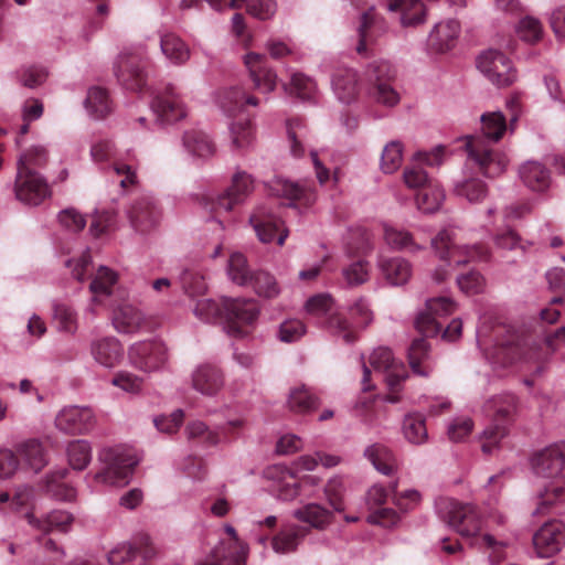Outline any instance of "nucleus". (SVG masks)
Returning <instances> with one entry per match:
<instances>
[{"instance_id":"nucleus-1","label":"nucleus","mask_w":565,"mask_h":565,"mask_svg":"<svg viewBox=\"0 0 565 565\" xmlns=\"http://www.w3.org/2000/svg\"><path fill=\"white\" fill-rule=\"evenodd\" d=\"M559 318L555 308L541 311V319L531 332L513 331L495 348V358L503 365L516 361L541 363L565 343V327L552 328Z\"/></svg>"},{"instance_id":"nucleus-2","label":"nucleus","mask_w":565,"mask_h":565,"mask_svg":"<svg viewBox=\"0 0 565 565\" xmlns=\"http://www.w3.org/2000/svg\"><path fill=\"white\" fill-rule=\"evenodd\" d=\"M482 136H467L465 147L468 158L488 178L500 175L507 164L508 158L503 152L494 150L492 142L499 141L507 131V119L500 111L487 113L481 116Z\"/></svg>"},{"instance_id":"nucleus-3","label":"nucleus","mask_w":565,"mask_h":565,"mask_svg":"<svg viewBox=\"0 0 565 565\" xmlns=\"http://www.w3.org/2000/svg\"><path fill=\"white\" fill-rule=\"evenodd\" d=\"M194 313L209 323L224 316L227 332L241 338L248 333L247 328L256 321L259 308L252 299H224L222 306L212 299H200L195 303Z\"/></svg>"},{"instance_id":"nucleus-4","label":"nucleus","mask_w":565,"mask_h":565,"mask_svg":"<svg viewBox=\"0 0 565 565\" xmlns=\"http://www.w3.org/2000/svg\"><path fill=\"white\" fill-rule=\"evenodd\" d=\"M486 411L492 416V424L481 436V449L489 455L508 434V425L516 412V397L512 394L494 396L487 402Z\"/></svg>"},{"instance_id":"nucleus-5","label":"nucleus","mask_w":565,"mask_h":565,"mask_svg":"<svg viewBox=\"0 0 565 565\" xmlns=\"http://www.w3.org/2000/svg\"><path fill=\"white\" fill-rule=\"evenodd\" d=\"M431 247L447 266L461 265L470 260L486 262L490 252L484 245L459 246L452 230L444 228L431 239Z\"/></svg>"},{"instance_id":"nucleus-6","label":"nucleus","mask_w":565,"mask_h":565,"mask_svg":"<svg viewBox=\"0 0 565 565\" xmlns=\"http://www.w3.org/2000/svg\"><path fill=\"white\" fill-rule=\"evenodd\" d=\"M102 460L105 469L96 475V480L116 487L127 484L138 465L136 454L122 447L104 450Z\"/></svg>"},{"instance_id":"nucleus-7","label":"nucleus","mask_w":565,"mask_h":565,"mask_svg":"<svg viewBox=\"0 0 565 565\" xmlns=\"http://www.w3.org/2000/svg\"><path fill=\"white\" fill-rule=\"evenodd\" d=\"M254 190V180L250 174L244 171H237L233 178L231 185L216 198H210L206 207L213 217L222 225L221 217L234 211L241 205Z\"/></svg>"},{"instance_id":"nucleus-8","label":"nucleus","mask_w":565,"mask_h":565,"mask_svg":"<svg viewBox=\"0 0 565 565\" xmlns=\"http://www.w3.org/2000/svg\"><path fill=\"white\" fill-rule=\"evenodd\" d=\"M395 70L385 61L373 62L366 71L369 95L379 104L393 107L399 102V94L393 87Z\"/></svg>"},{"instance_id":"nucleus-9","label":"nucleus","mask_w":565,"mask_h":565,"mask_svg":"<svg viewBox=\"0 0 565 565\" xmlns=\"http://www.w3.org/2000/svg\"><path fill=\"white\" fill-rule=\"evenodd\" d=\"M441 518L461 536L475 537L481 529L480 515L471 504L444 500L439 507Z\"/></svg>"},{"instance_id":"nucleus-10","label":"nucleus","mask_w":565,"mask_h":565,"mask_svg":"<svg viewBox=\"0 0 565 565\" xmlns=\"http://www.w3.org/2000/svg\"><path fill=\"white\" fill-rule=\"evenodd\" d=\"M370 364L375 371L383 373L384 381L390 390L386 399L391 403H397L399 401L397 393L407 377L405 366L395 361L392 351L387 348L374 350L370 356Z\"/></svg>"},{"instance_id":"nucleus-11","label":"nucleus","mask_w":565,"mask_h":565,"mask_svg":"<svg viewBox=\"0 0 565 565\" xmlns=\"http://www.w3.org/2000/svg\"><path fill=\"white\" fill-rule=\"evenodd\" d=\"M350 321L342 313H333L328 319V328L335 335L341 337L345 343H352L356 340V329L369 326L372 321V312L364 300H358L350 308Z\"/></svg>"},{"instance_id":"nucleus-12","label":"nucleus","mask_w":565,"mask_h":565,"mask_svg":"<svg viewBox=\"0 0 565 565\" xmlns=\"http://www.w3.org/2000/svg\"><path fill=\"white\" fill-rule=\"evenodd\" d=\"M147 65L148 61L141 52H125L118 58L116 76L126 89L139 92L146 86Z\"/></svg>"},{"instance_id":"nucleus-13","label":"nucleus","mask_w":565,"mask_h":565,"mask_svg":"<svg viewBox=\"0 0 565 565\" xmlns=\"http://www.w3.org/2000/svg\"><path fill=\"white\" fill-rule=\"evenodd\" d=\"M128 360L132 366L143 372L162 367L167 360V348L159 341L136 342L128 349Z\"/></svg>"},{"instance_id":"nucleus-14","label":"nucleus","mask_w":565,"mask_h":565,"mask_svg":"<svg viewBox=\"0 0 565 565\" xmlns=\"http://www.w3.org/2000/svg\"><path fill=\"white\" fill-rule=\"evenodd\" d=\"M455 308V302L448 297L427 300L425 311L420 312L415 320L417 331L425 337L437 335L441 330L438 319L451 315Z\"/></svg>"},{"instance_id":"nucleus-15","label":"nucleus","mask_w":565,"mask_h":565,"mask_svg":"<svg viewBox=\"0 0 565 565\" xmlns=\"http://www.w3.org/2000/svg\"><path fill=\"white\" fill-rule=\"evenodd\" d=\"M478 68L498 86H509L515 79V71L510 60L495 50H489L479 56Z\"/></svg>"},{"instance_id":"nucleus-16","label":"nucleus","mask_w":565,"mask_h":565,"mask_svg":"<svg viewBox=\"0 0 565 565\" xmlns=\"http://www.w3.org/2000/svg\"><path fill=\"white\" fill-rule=\"evenodd\" d=\"M565 544V524L559 520L544 523L533 536V545L540 557H551Z\"/></svg>"},{"instance_id":"nucleus-17","label":"nucleus","mask_w":565,"mask_h":565,"mask_svg":"<svg viewBox=\"0 0 565 565\" xmlns=\"http://www.w3.org/2000/svg\"><path fill=\"white\" fill-rule=\"evenodd\" d=\"M152 110L162 122H175L186 116V109L181 96L171 84L156 95L151 103Z\"/></svg>"},{"instance_id":"nucleus-18","label":"nucleus","mask_w":565,"mask_h":565,"mask_svg":"<svg viewBox=\"0 0 565 565\" xmlns=\"http://www.w3.org/2000/svg\"><path fill=\"white\" fill-rule=\"evenodd\" d=\"M249 222L263 243H270L277 238V244L281 246L288 236L281 220L264 206L258 207L250 215Z\"/></svg>"},{"instance_id":"nucleus-19","label":"nucleus","mask_w":565,"mask_h":565,"mask_svg":"<svg viewBox=\"0 0 565 565\" xmlns=\"http://www.w3.org/2000/svg\"><path fill=\"white\" fill-rule=\"evenodd\" d=\"M95 423V415L89 407H65L55 418V425L60 430L73 435L90 431Z\"/></svg>"},{"instance_id":"nucleus-20","label":"nucleus","mask_w":565,"mask_h":565,"mask_svg":"<svg viewBox=\"0 0 565 565\" xmlns=\"http://www.w3.org/2000/svg\"><path fill=\"white\" fill-rule=\"evenodd\" d=\"M128 216L131 226L143 234L157 228L161 220V210L154 200L143 196L134 202Z\"/></svg>"},{"instance_id":"nucleus-21","label":"nucleus","mask_w":565,"mask_h":565,"mask_svg":"<svg viewBox=\"0 0 565 565\" xmlns=\"http://www.w3.org/2000/svg\"><path fill=\"white\" fill-rule=\"evenodd\" d=\"M14 192L19 201L30 205L42 203L51 194L46 181L40 174L25 172H17Z\"/></svg>"},{"instance_id":"nucleus-22","label":"nucleus","mask_w":565,"mask_h":565,"mask_svg":"<svg viewBox=\"0 0 565 565\" xmlns=\"http://www.w3.org/2000/svg\"><path fill=\"white\" fill-rule=\"evenodd\" d=\"M244 63L255 89L264 94L275 90L277 74L268 66L266 55L254 52L247 53L244 57Z\"/></svg>"},{"instance_id":"nucleus-23","label":"nucleus","mask_w":565,"mask_h":565,"mask_svg":"<svg viewBox=\"0 0 565 565\" xmlns=\"http://www.w3.org/2000/svg\"><path fill=\"white\" fill-rule=\"evenodd\" d=\"M532 468L537 476L556 477L565 467V444H554L533 455Z\"/></svg>"},{"instance_id":"nucleus-24","label":"nucleus","mask_w":565,"mask_h":565,"mask_svg":"<svg viewBox=\"0 0 565 565\" xmlns=\"http://www.w3.org/2000/svg\"><path fill=\"white\" fill-rule=\"evenodd\" d=\"M388 495V491L382 486L375 484L370 488L366 501L373 511L367 516L369 523L390 527L398 522V514L393 509L382 507L386 503Z\"/></svg>"},{"instance_id":"nucleus-25","label":"nucleus","mask_w":565,"mask_h":565,"mask_svg":"<svg viewBox=\"0 0 565 565\" xmlns=\"http://www.w3.org/2000/svg\"><path fill=\"white\" fill-rule=\"evenodd\" d=\"M232 541L222 542L216 546L210 557L200 565H245V554L238 544L236 531L231 525L225 527Z\"/></svg>"},{"instance_id":"nucleus-26","label":"nucleus","mask_w":565,"mask_h":565,"mask_svg":"<svg viewBox=\"0 0 565 565\" xmlns=\"http://www.w3.org/2000/svg\"><path fill=\"white\" fill-rule=\"evenodd\" d=\"M387 31L386 21L371 8L365 11L361 17L359 26V43L356 51L359 54H364L367 46L376 41L382 34Z\"/></svg>"},{"instance_id":"nucleus-27","label":"nucleus","mask_w":565,"mask_h":565,"mask_svg":"<svg viewBox=\"0 0 565 565\" xmlns=\"http://www.w3.org/2000/svg\"><path fill=\"white\" fill-rule=\"evenodd\" d=\"M90 353L98 364L111 369L121 361L124 348L115 337H105L90 343Z\"/></svg>"},{"instance_id":"nucleus-28","label":"nucleus","mask_w":565,"mask_h":565,"mask_svg":"<svg viewBox=\"0 0 565 565\" xmlns=\"http://www.w3.org/2000/svg\"><path fill=\"white\" fill-rule=\"evenodd\" d=\"M269 191L273 195L298 202V204L302 206H309L316 200V194L311 188L290 182L282 178L273 180L269 183Z\"/></svg>"},{"instance_id":"nucleus-29","label":"nucleus","mask_w":565,"mask_h":565,"mask_svg":"<svg viewBox=\"0 0 565 565\" xmlns=\"http://www.w3.org/2000/svg\"><path fill=\"white\" fill-rule=\"evenodd\" d=\"M309 533L308 526L294 523L284 525L271 539V547L278 554L292 553Z\"/></svg>"},{"instance_id":"nucleus-30","label":"nucleus","mask_w":565,"mask_h":565,"mask_svg":"<svg viewBox=\"0 0 565 565\" xmlns=\"http://www.w3.org/2000/svg\"><path fill=\"white\" fill-rule=\"evenodd\" d=\"M223 384L222 372L211 364L198 366L192 374L193 388L207 396L217 394Z\"/></svg>"},{"instance_id":"nucleus-31","label":"nucleus","mask_w":565,"mask_h":565,"mask_svg":"<svg viewBox=\"0 0 565 565\" xmlns=\"http://www.w3.org/2000/svg\"><path fill=\"white\" fill-rule=\"evenodd\" d=\"M332 88L337 97L347 104L356 99L360 86L358 74L353 68H338L332 76Z\"/></svg>"},{"instance_id":"nucleus-32","label":"nucleus","mask_w":565,"mask_h":565,"mask_svg":"<svg viewBox=\"0 0 565 565\" xmlns=\"http://www.w3.org/2000/svg\"><path fill=\"white\" fill-rule=\"evenodd\" d=\"M137 554L142 558L148 559L154 555V548L151 545L150 539L142 535L134 544H122L109 552L107 558L109 564L118 565L131 561Z\"/></svg>"},{"instance_id":"nucleus-33","label":"nucleus","mask_w":565,"mask_h":565,"mask_svg":"<svg viewBox=\"0 0 565 565\" xmlns=\"http://www.w3.org/2000/svg\"><path fill=\"white\" fill-rule=\"evenodd\" d=\"M387 8L399 12L403 26H416L425 22L426 8L422 0H388Z\"/></svg>"},{"instance_id":"nucleus-34","label":"nucleus","mask_w":565,"mask_h":565,"mask_svg":"<svg viewBox=\"0 0 565 565\" xmlns=\"http://www.w3.org/2000/svg\"><path fill=\"white\" fill-rule=\"evenodd\" d=\"M218 104L227 115L233 116L243 113L246 106H257L258 99L241 87H231L220 93Z\"/></svg>"},{"instance_id":"nucleus-35","label":"nucleus","mask_w":565,"mask_h":565,"mask_svg":"<svg viewBox=\"0 0 565 565\" xmlns=\"http://www.w3.org/2000/svg\"><path fill=\"white\" fill-rule=\"evenodd\" d=\"M519 174L523 183L533 191L543 192L551 184L548 169L537 161H527L522 164Z\"/></svg>"},{"instance_id":"nucleus-36","label":"nucleus","mask_w":565,"mask_h":565,"mask_svg":"<svg viewBox=\"0 0 565 565\" xmlns=\"http://www.w3.org/2000/svg\"><path fill=\"white\" fill-rule=\"evenodd\" d=\"M292 515L298 521L317 530H324L333 521V513L318 503H307L295 510Z\"/></svg>"},{"instance_id":"nucleus-37","label":"nucleus","mask_w":565,"mask_h":565,"mask_svg":"<svg viewBox=\"0 0 565 565\" xmlns=\"http://www.w3.org/2000/svg\"><path fill=\"white\" fill-rule=\"evenodd\" d=\"M380 268L385 279L393 286H402L412 276V265L402 257L381 258Z\"/></svg>"},{"instance_id":"nucleus-38","label":"nucleus","mask_w":565,"mask_h":565,"mask_svg":"<svg viewBox=\"0 0 565 565\" xmlns=\"http://www.w3.org/2000/svg\"><path fill=\"white\" fill-rule=\"evenodd\" d=\"M142 323L141 312L129 303H122L114 310L113 324L119 332L134 333L141 328Z\"/></svg>"},{"instance_id":"nucleus-39","label":"nucleus","mask_w":565,"mask_h":565,"mask_svg":"<svg viewBox=\"0 0 565 565\" xmlns=\"http://www.w3.org/2000/svg\"><path fill=\"white\" fill-rule=\"evenodd\" d=\"M460 31L459 22L447 20L438 23L429 35V42L440 52H446L454 47Z\"/></svg>"},{"instance_id":"nucleus-40","label":"nucleus","mask_w":565,"mask_h":565,"mask_svg":"<svg viewBox=\"0 0 565 565\" xmlns=\"http://www.w3.org/2000/svg\"><path fill=\"white\" fill-rule=\"evenodd\" d=\"M25 516L31 525L44 532H67L73 522V516L68 512L60 510L52 511L43 520L35 519L31 513H26Z\"/></svg>"},{"instance_id":"nucleus-41","label":"nucleus","mask_w":565,"mask_h":565,"mask_svg":"<svg viewBox=\"0 0 565 565\" xmlns=\"http://www.w3.org/2000/svg\"><path fill=\"white\" fill-rule=\"evenodd\" d=\"M160 47L163 55L173 64H183L190 57L188 45L174 33H164L160 38Z\"/></svg>"},{"instance_id":"nucleus-42","label":"nucleus","mask_w":565,"mask_h":565,"mask_svg":"<svg viewBox=\"0 0 565 565\" xmlns=\"http://www.w3.org/2000/svg\"><path fill=\"white\" fill-rule=\"evenodd\" d=\"M429 358V344L423 339H415L408 349V362L413 372L420 376H428L431 369L427 363Z\"/></svg>"},{"instance_id":"nucleus-43","label":"nucleus","mask_w":565,"mask_h":565,"mask_svg":"<svg viewBox=\"0 0 565 565\" xmlns=\"http://www.w3.org/2000/svg\"><path fill=\"white\" fill-rule=\"evenodd\" d=\"M116 282L117 274L108 267L100 266L89 285V290L93 294V301L95 303H100L102 297H108Z\"/></svg>"},{"instance_id":"nucleus-44","label":"nucleus","mask_w":565,"mask_h":565,"mask_svg":"<svg viewBox=\"0 0 565 565\" xmlns=\"http://www.w3.org/2000/svg\"><path fill=\"white\" fill-rule=\"evenodd\" d=\"M85 108L94 118H105L113 109L108 92L102 87L89 88L85 99Z\"/></svg>"},{"instance_id":"nucleus-45","label":"nucleus","mask_w":565,"mask_h":565,"mask_svg":"<svg viewBox=\"0 0 565 565\" xmlns=\"http://www.w3.org/2000/svg\"><path fill=\"white\" fill-rule=\"evenodd\" d=\"M364 455L374 468L384 475H391L396 469V459L384 445L374 444L365 449Z\"/></svg>"},{"instance_id":"nucleus-46","label":"nucleus","mask_w":565,"mask_h":565,"mask_svg":"<svg viewBox=\"0 0 565 565\" xmlns=\"http://www.w3.org/2000/svg\"><path fill=\"white\" fill-rule=\"evenodd\" d=\"M318 405V397L309 388L299 386L290 391L288 407L291 412L307 414L316 411Z\"/></svg>"},{"instance_id":"nucleus-47","label":"nucleus","mask_w":565,"mask_h":565,"mask_svg":"<svg viewBox=\"0 0 565 565\" xmlns=\"http://www.w3.org/2000/svg\"><path fill=\"white\" fill-rule=\"evenodd\" d=\"M17 452L34 471H40L47 462L42 444L35 439L19 444L17 446Z\"/></svg>"},{"instance_id":"nucleus-48","label":"nucleus","mask_w":565,"mask_h":565,"mask_svg":"<svg viewBox=\"0 0 565 565\" xmlns=\"http://www.w3.org/2000/svg\"><path fill=\"white\" fill-rule=\"evenodd\" d=\"M66 472L67 471L65 469H61L47 476L44 488L47 494L57 500L72 501L75 498L76 492L73 487L63 481Z\"/></svg>"},{"instance_id":"nucleus-49","label":"nucleus","mask_w":565,"mask_h":565,"mask_svg":"<svg viewBox=\"0 0 565 565\" xmlns=\"http://www.w3.org/2000/svg\"><path fill=\"white\" fill-rule=\"evenodd\" d=\"M444 196V191L437 181L428 183L416 194V205L424 213H433L439 209Z\"/></svg>"},{"instance_id":"nucleus-50","label":"nucleus","mask_w":565,"mask_h":565,"mask_svg":"<svg viewBox=\"0 0 565 565\" xmlns=\"http://www.w3.org/2000/svg\"><path fill=\"white\" fill-rule=\"evenodd\" d=\"M183 143L191 153L200 158H207L215 151L214 143L203 131L192 130L185 132Z\"/></svg>"},{"instance_id":"nucleus-51","label":"nucleus","mask_w":565,"mask_h":565,"mask_svg":"<svg viewBox=\"0 0 565 565\" xmlns=\"http://www.w3.org/2000/svg\"><path fill=\"white\" fill-rule=\"evenodd\" d=\"M384 241L394 249H406L409 252H417L423 249L420 245L415 243L412 234L404 230L384 225Z\"/></svg>"},{"instance_id":"nucleus-52","label":"nucleus","mask_w":565,"mask_h":565,"mask_svg":"<svg viewBox=\"0 0 565 565\" xmlns=\"http://www.w3.org/2000/svg\"><path fill=\"white\" fill-rule=\"evenodd\" d=\"M403 434L413 445L424 444L428 437L424 417L419 414L407 415L403 422Z\"/></svg>"},{"instance_id":"nucleus-53","label":"nucleus","mask_w":565,"mask_h":565,"mask_svg":"<svg viewBox=\"0 0 565 565\" xmlns=\"http://www.w3.org/2000/svg\"><path fill=\"white\" fill-rule=\"evenodd\" d=\"M227 273L233 282L247 286L255 271L249 269L247 259L242 253H233L228 259Z\"/></svg>"},{"instance_id":"nucleus-54","label":"nucleus","mask_w":565,"mask_h":565,"mask_svg":"<svg viewBox=\"0 0 565 565\" xmlns=\"http://www.w3.org/2000/svg\"><path fill=\"white\" fill-rule=\"evenodd\" d=\"M47 162V152L43 147L34 146L22 153L18 161V172L39 174L34 169L42 168Z\"/></svg>"},{"instance_id":"nucleus-55","label":"nucleus","mask_w":565,"mask_h":565,"mask_svg":"<svg viewBox=\"0 0 565 565\" xmlns=\"http://www.w3.org/2000/svg\"><path fill=\"white\" fill-rule=\"evenodd\" d=\"M248 286L252 287L258 296L265 298H275L280 291L275 277L264 270L255 271Z\"/></svg>"},{"instance_id":"nucleus-56","label":"nucleus","mask_w":565,"mask_h":565,"mask_svg":"<svg viewBox=\"0 0 565 565\" xmlns=\"http://www.w3.org/2000/svg\"><path fill=\"white\" fill-rule=\"evenodd\" d=\"M53 321L62 332L73 334L77 330V316L66 303L55 302L53 305Z\"/></svg>"},{"instance_id":"nucleus-57","label":"nucleus","mask_w":565,"mask_h":565,"mask_svg":"<svg viewBox=\"0 0 565 565\" xmlns=\"http://www.w3.org/2000/svg\"><path fill=\"white\" fill-rule=\"evenodd\" d=\"M188 438L199 445L211 447L221 441L220 434L210 429L203 422H192L186 427Z\"/></svg>"},{"instance_id":"nucleus-58","label":"nucleus","mask_w":565,"mask_h":565,"mask_svg":"<svg viewBox=\"0 0 565 565\" xmlns=\"http://www.w3.org/2000/svg\"><path fill=\"white\" fill-rule=\"evenodd\" d=\"M67 458L71 467L75 470H83L92 459V449L86 440H74L68 444Z\"/></svg>"},{"instance_id":"nucleus-59","label":"nucleus","mask_w":565,"mask_h":565,"mask_svg":"<svg viewBox=\"0 0 565 565\" xmlns=\"http://www.w3.org/2000/svg\"><path fill=\"white\" fill-rule=\"evenodd\" d=\"M232 143L235 149L248 148L254 140V127L249 118L239 119L231 127Z\"/></svg>"},{"instance_id":"nucleus-60","label":"nucleus","mask_w":565,"mask_h":565,"mask_svg":"<svg viewBox=\"0 0 565 565\" xmlns=\"http://www.w3.org/2000/svg\"><path fill=\"white\" fill-rule=\"evenodd\" d=\"M286 89L298 98L309 100L316 93V82L302 73H294Z\"/></svg>"},{"instance_id":"nucleus-61","label":"nucleus","mask_w":565,"mask_h":565,"mask_svg":"<svg viewBox=\"0 0 565 565\" xmlns=\"http://www.w3.org/2000/svg\"><path fill=\"white\" fill-rule=\"evenodd\" d=\"M403 146L398 141H391L383 150L381 169L385 173L395 172L402 164Z\"/></svg>"},{"instance_id":"nucleus-62","label":"nucleus","mask_w":565,"mask_h":565,"mask_svg":"<svg viewBox=\"0 0 565 565\" xmlns=\"http://www.w3.org/2000/svg\"><path fill=\"white\" fill-rule=\"evenodd\" d=\"M455 191L457 195L466 198L469 202H478L487 195V185L479 179H469L458 183Z\"/></svg>"},{"instance_id":"nucleus-63","label":"nucleus","mask_w":565,"mask_h":565,"mask_svg":"<svg viewBox=\"0 0 565 565\" xmlns=\"http://www.w3.org/2000/svg\"><path fill=\"white\" fill-rule=\"evenodd\" d=\"M180 282L184 292L191 297L201 296L206 290L204 277L194 270L185 269L180 277Z\"/></svg>"},{"instance_id":"nucleus-64","label":"nucleus","mask_w":565,"mask_h":565,"mask_svg":"<svg viewBox=\"0 0 565 565\" xmlns=\"http://www.w3.org/2000/svg\"><path fill=\"white\" fill-rule=\"evenodd\" d=\"M518 34L525 42L536 43L542 39L543 26L537 19L524 17L519 23Z\"/></svg>"}]
</instances>
